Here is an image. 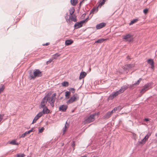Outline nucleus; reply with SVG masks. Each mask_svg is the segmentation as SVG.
<instances>
[{"mask_svg": "<svg viewBox=\"0 0 157 157\" xmlns=\"http://www.w3.org/2000/svg\"><path fill=\"white\" fill-rule=\"evenodd\" d=\"M33 75H30L31 79H34L36 77H40L42 76V74L41 71L39 69H35L33 71Z\"/></svg>", "mask_w": 157, "mask_h": 157, "instance_id": "obj_1", "label": "nucleus"}, {"mask_svg": "<svg viewBox=\"0 0 157 157\" xmlns=\"http://www.w3.org/2000/svg\"><path fill=\"white\" fill-rule=\"evenodd\" d=\"M99 113H94L90 115L85 120V123H89L94 121L95 120L94 117L96 115H98Z\"/></svg>", "mask_w": 157, "mask_h": 157, "instance_id": "obj_2", "label": "nucleus"}, {"mask_svg": "<svg viewBox=\"0 0 157 157\" xmlns=\"http://www.w3.org/2000/svg\"><path fill=\"white\" fill-rule=\"evenodd\" d=\"M79 99V97L77 94H75L72 97H71L70 99L67 102L68 104H71L75 101L78 100Z\"/></svg>", "mask_w": 157, "mask_h": 157, "instance_id": "obj_3", "label": "nucleus"}, {"mask_svg": "<svg viewBox=\"0 0 157 157\" xmlns=\"http://www.w3.org/2000/svg\"><path fill=\"white\" fill-rule=\"evenodd\" d=\"M121 93H122L120 90L116 91L114 92L111 95H110L109 97V98L110 99L112 100L115 97H116Z\"/></svg>", "mask_w": 157, "mask_h": 157, "instance_id": "obj_4", "label": "nucleus"}, {"mask_svg": "<svg viewBox=\"0 0 157 157\" xmlns=\"http://www.w3.org/2000/svg\"><path fill=\"white\" fill-rule=\"evenodd\" d=\"M132 35L129 34H127L123 36V39L125 40L126 41L130 42L132 40V39L131 38V37H132Z\"/></svg>", "mask_w": 157, "mask_h": 157, "instance_id": "obj_5", "label": "nucleus"}, {"mask_svg": "<svg viewBox=\"0 0 157 157\" xmlns=\"http://www.w3.org/2000/svg\"><path fill=\"white\" fill-rule=\"evenodd\" d=\"M142 80V79L141 78H140L139 80L136 81L134 83L132 84V85H131L129 86V87L131 89H133L136 86H138L140 84L141 80Z\"/></svg>", "mask_w": 157, "mask_h": 157, "instance_id": "obj_6", "label": "nucleus"}, {"mask_svg": "<svg viewBox=\"0 0 157 157\" xmlns=\"http://www.w3.org/2000/svg\"><path fill=\"white\" fill-rule=\"evenodd\" d=\"M83 22H84V21H81L80 22L76 23L74 26L75 29H77L82 27L84 24Z\"/></svg>", "mask_w": 157, "mask_h": 157, "instance_id": "obj_7", "label": "nucleus"}, {"mask_svg": "<svg viewBox=\"0 0 157 157\" xmlns=\"http://www.w3.org/2000/svg\"><path fill=\"white\" fill-rule=\"evenodd\" d=\"M67 108V106L66 105H61L59 108V110L62 112H65Z\"/></svg>", "mask_w": 157, "mask_h": 157, "instance_id": "obj_8", "label": "nucleus"}, {"mask_svg": "<svg viewBox=\"0 0 157 157\" xmlns=\"http://www.w3.org/2000/svg\"><path fill=\"white\" fill-rule=\"evenodd\" d=\"M46 97H44L42 100V101L41 102V108H43L44 107L46 106L45 105L47 102V101L46 100Z\"/></svg>", "mask_w": 157, "mask_h": 157, "instance_id": "obj_9", "label": "nucleus"}, {"mask_svg": "<svg viewBox=\"0 0 157 157\" xmlns=\"http://www.w3.org/2000/svg\"><path fill=\"white\" fill-rule=\"evenodd\" d=\"M106 25V24L104 22H102L97 25L96 26V29H100L104 27Z\"/></svg>", "mask_w": 157, "mask_h": 157, "instance_id": "obj_10", "label": "nucleus"}, {"mask_svg": "<svg viewBox=\"0 0 157 157\" xmlns=\"http://www.w3.org/2000/svg\"><path fill=\"white\" fill-rule=\"evenodd\" d=\"M128 85H125L121 86L120 90L122 93L124 92L126 90L128 89Z\"/></svg>", "mask_w": 157, "mask_h": 157, "instance_id": "obj_11", "label": "nucleus"}, {"mask_svg": "<svg viewBox=\"0 0 157 157\" xmlns=\"http://www.w3.org/2000/svg\"><path fill=\"white\" fill-rule=\"evenodd\" d=\"M71 18V17L70 16L69 18H68V13H66L65 18L67 22L69 24H71V21L70 20V18Z\"/></svg>", "mask_w": 157, "mask_h": 157, "instance_id": "obj_12", "label": "nucleus"}, {"mask_svg": "<svg viewBox=\"0 0 157 157\" xmlns=\"http://www.w3.org/2000/svg\"><path fill=\"white\" fill-rule=\"evenodd\" d=\"M148 63L151 65V68L153 69L154 67V63L152 59H149L147 60Z\"/></svg>", "mask_w": 157, "mask_h": 157, "instance_id": "obj_13", "label": "nucleus"}, {"mask_svg": "<svg viewBox=\"0 0 157 157\" xmlns=\"http://www.w3.org/2000/svg\"><path fill=\"white\" fill-rule=\"evenodd\" d=\"M111 116L109 113L107 112L102 117L101 119L104 120H106L109 119Z\"/></svg>", "mask_w": 157, "mask_h": 157, "instance_id": "obj_14", "label": "nucleus"}, {"mask_svg": "<svg viewBox=\"0 0 157 157\" xmlns=\"http://www.w3.org/2000/svg\"><path fill=\"white\" fill-rule=\"evenodd\" d=\"M86 73L85 72H81L80 74L79 78L80 79L84 78L86 75Z\"/></svg>", "mask_w": 157, "mask_h": 157, "instance_id": "obj_15", "label": "nucleus"}, {"mask_svg": "<svg viewBox=\"0 0 157 157\" xmlns=\"http://www.w3.org/2000/svg\"><path fill=\"white\" fill-rule=\"evenodd\" d=\"M43 108L42 113L44 114H48L49 112V110L47 108V107L45 106Z\"/></svg>", "mask_w": 157, "mask_h": 157, "instance_id": "obj_16", "label": "nucleus"}, {"mask_svg": "<svg viewBox=\"0 0 157 157\" xmlns=\"http://www.w3.org/2000/svg\"><path fill=\"white\" fill-rule=\"evenodd\" d=\"M98 7H94L90 11V14H94V12L96 11L97 12L98 11Z\"/></svg>", "mask_w": 157, "mask_h": 157, "instance_id": "obj_17", "label": "nucleus"}, {"mask_svg": "<svg viewBox=\"0 0 157 157\" xmlns=\"http://www.w3.org/2000/svg\"><path fill=\"white\" fill-rule=\"evenodd\" d=\"M73 41L70 39L66 40L65 41V44L67 45H69L73 43Z\"/></svg>", "mask_w": 157, "mask_h": 157, "instance_id": "obj_18", "label": "nucleus"}, {"mask_svg": "<svg viewBox=\"0 0 157 157\" xmlns=\"http://www.w3.org/2000/svg\"><path fill=\"white\" fill-rule=\"evenodd\" d=\"M71 17V18H70V20L71 21H73L74 22H76L77 21V19H76V17L75 16L74 14L72 16H70Z\"/></svg>", "mask_w": 157, "mask_h": 157, "instance_id": "obj_19", "label": "nucleus"}, {"mask_svg": "<svg viewBox=\"0 0 157 157\" xmlns=\"http://www.w3.org/2000/svg\"><path fill=\"white\" fill-rule=\"evenodd\" d=\"M75 11V10L74 7H72L70 8L69 10V13L70 15V16L73 15V14L74 13Z\"/></svg>", "mask_w": 157, "mask_h": 157, "instance_id": "obj_20", "label": "nucleus"}, {"mask_svg": "<svg viewBox=\"0 0 157 157\" xmlns=\"http://www.w3.org/2000/svg\"><path fill=\"white\" fill-rule=\"evenodd\" d=\"M151 85V84L150 83H147L145 85L144 87L147 90L150 88Z\"/></svg>", "mask_w": 157, "mask_h": 157, "instance_id": "obj_21", "label": "nucleus"}, {"mask_svg": "<svg viewBox=\"0 0 157 157\" xmlns=\"http://www.w3.org/2000/svg\"><path fill=\"white\" fill-rule=\"evenodd\" d=\"M106 40V39H100L96 41L95 43H101Z\"/></svg>", "mask_w": 157, "mask_h": 157, "instance_id": "obj_22", "label": "nucleus"}, {"mask_svg": "<svg viewBox=\"0 0 157 157\" xmlns=\"http://www.w3.org/2000/svg\"><path fill=\"white\" fill-rule=\"evenodd\" d=\"M61 84L63 86L67 87L68 86L69 83L66 81H64L61 83Z\"/></svg>", "mask_w": 157, "mask_h": 157, "instance_id": "obj_23", "label": "nucleus"}, {"mask_svg": "<svg viewBox=\"0 0 157 157\" xmlns=\"http://www.w3.org/2000/svg\"><path fill=\"white\" fill-rule=\"evenodd\" d=\"M78 0H71V4L73 6H75Z\"/></svg>", "mask_w": 157, "mask_h": 157, "instance_id": "obj_24", "label": "nucleus"}, {"mask_svg": "<svg viewBox=\"0 0 157 157\" xmlns=\"http://www.w3.org/2000/svg\"><path fill=\"white\" fill-rule=\"evenodd\" d=\"M56 93H54L51 96V98L52 99H51V101H55L56 99Z\"/></svg>", "mask_w": 157, "mask_h": 157, "instance_id": "obj_25", "label": "nucleus"}, {"mask_svg": "<svg viewBox=\"0 0 157 157\" xmlns=\"http://www.w3.org/2000/svg\"><path fill=\"white\" fill-rule=\"evenodd\" d=\"M145 141L143 139L140 141H138L137 143V144L138 145H140L141 144H144L145 143Z\"/></svg>", "mask_w": 157, "mask_h": 157, "instance_id": "obj_26", "label": "nucleus"}, {"mask_svg": "<svg viewBox=\"0 0 157 157\" xmlns=\"http://www.w3.org/2000/svg\"><path fill=\"white\" fill-rule=\"evenodd\" d=\"M138 21V19H134L131 22L129 23V25H131L135 23L136 22Z\"/></svg>", "mask_w": 157, "mask_h": 157, "instance_id": "obj_27", "label": "nucleus"}, {"mask_svg": "<svg viewBox=\"0 0 157 157\" xmlns=\"http://www.w3.org/2000/svg\"><path fill=\"white\" fill-rule=\"evenodd\" d=\"M10 143L14 145H18V143H17L15 140H12L10 142Z\"/></svg>", "mask_w": 157, "mask_h": 157, "instance_id": "obj_28", "label": "nucleus"}, {"mask_svg": "<svg viewBox=\"0 0 157 157\" xmlns=\"http://www.w3.org/2000/svg\"><path fill=\"white\" fill-rule=\"evenodd\" d=\"M65 95L66 97V98H69V96L70 94V92L69 91H67L65 93Z\"/></svg>", "mask_w": 157, "mask_h": 157, "instance_id": "obj_29", "label": "nucleus"}, {"mask_svg": "<svg viewBox=\"0 0 157 157\" xmlns=\"http://www.w3.org/2000/svg\"><path fill=\"white\" fill-rule=\"evenodd\" d=\"M46 100L47 101H48L49 103H50L51 102V99L52 98L50 97H49L48 96H46Z\"/></svg>", "mask_w": 157, "mask_h": 157, "instance_id": "obj_30", "label": "nucleus"}, {"mask_svg": "<svg viewBox=\"0 0 157 157\" xmlns=\"http://www.w3.org/2000/svg\"><path fill=\"white\" fill-rule=\"evenodd\" d=\"M38 117H37V116H36L33 119V122L32 124H33L35 122H36V121L39 119Z\"/></svg>", "mask_w": 157, "mask_h": 157, "instance_id": "obj_31", "label": "nucleus"}, {"mask_svg": "<svg viewBox=\"0 0 157 157\" xmlns=\"http://www.w3.org/2000/svg\"><path fill=\"white\" fill-rule=\"evenodd\" d=\"M25 155L24 154H18L17 155V157H24Z\"/></svg>", "mask_w": 157, "mask_h": 157, "instance_id": "obj_32", "label": "nucleus"}, {"mask_svg": "<svg viewBox=\"0 0 157 157\" xmlns=\"http://www.w3.org/2000/svg\"><path fill=\"white\" fill-rule=\"evenodd\" d=\"M60 55L59 53H56L53 55V58L56 59Z\"/></svg>", "mask_w": 157, "mask_h": 157, "instance_id": "obj_33", "label": "nucleus"}, {"mask_svg": "<svg viewBox=\"0 0 157 157\" xmlns=\"http://www.w3.org/2000/svg\"><path fill=\"white\" fill-rule=\"evenodd\" d=\"M44 114L42 112H40L36 116L39 118L42 116Z\"/></svg>", "mask_w": 157, "mask_h": 157, "instance_id": "obj_34", "label": "nucleus"}, {"mask_svg": "<svg viewBox=\"0 0 157 157\" xmlns=\"http://www.w3.org/2000/svg\"><path fill=\"white\" fill-rule=\"evenodd\" d=\"M29 134V132H28V131H26V132H25L24 133H23L22 134V135H21V136L20 137V138L21 137H24L26 135H27Z\"/></svg>", "mask_w": 157, "mask_h": 157, "instance_id": "obj_35", "label": "nucleus"}, {"mask_svg": "<svg viewBox=\"0 0 157 157\" xmlns=\"http://www.w3.org/2000/svg\"><path fill=\"white\" fill-rule=\"evenodd\" d=\"M146 91H147V90H146V89H145L144 87L140 91V93L141 94H144V92H145Z\"/></svg>", "mask_w": 157, "mask_h": 157, "instance_id": "obj_36", "label": "nucleus"}, {"mask_svg": "<svg viewBox=\"0 0 157 157\" xmlns=\"http://www.w3.org/2000/svg\"><path fill=\"white\" fill-rule=\"evenodd\" d=\"M67 122L66 121V124L65 125L64 128L63 129V134L65 132L66 130V129L67 128Z\"/></svg>", "mask_w": 157, "mask_h": 157, "instance_id": "obj_37", "label": "nucleus"}, {"mask_svg": "<svg viewBox=\"0 0 157 157\" xmlns=\"http://www.w3.org/2000/svg\"><path fill=\"white\" fill-rule=\"evenodd\" d=\"M127 66L129 68H131L134 66V65L133 64H128L127 65Z\"/></svg>", "mask_w": 157, "mask_h": 157, "instance_id": "obj_38", "label": "nucleus"}, {"mask_svg": "<svg viewBox=\"0 0 157 157\" xmlns=\"http://www.w3.org/2000/svg\"><path fill=\"white\" fill-rule=\"evenodd\" d=\"M4 89V87L3 85L1 87H0V93L2 92Z\"/></svg>", "mask_w": 157, "mask_h": 157, "instance_id": "obj_39", "label": "nucleus"}, {"mask_svg": "<svg viewBox=\"0 0 157 157\" xmlns=\"http://www.w3.org/2000/svg\"><path fill=\"white\" fill-rule=\"evenodd\" d=\"M35 130H34V127L33 128L31 129L28 131V132H29V134L31 132H34Z\"/></svg>", "mask_w": 157, "mask_h": 157, "instance_id": "obj_40", "label": "nucleus"}, {"mask_svg": "<svg viewBox=\"0 0 157 157\" xmlns=\"http://www.w3.org/2000/svg\"><path fill=\"white\" fill-rule=\"evenodd\" d=\"M51 101V102H50V103H49L50 104L51 106L52 107H53L54 106V103L55 101Z\"/></svg>", "mask_w": 157, "mask_h": 157, "instance_id": "obj_41", "label": "nucleus"}, {"mask_svg": "<svg viewBox=\"0 0 157 157\" xmlns=\"http://www.w3.org/2000/svg\"><path fill=\"white\" fill-rule=\"evenodd\" d=\"M44 129V128L43 127H42L40 129H39V133H41L43 131Z\"/></svg>", "mask_w": 157, "mask_h": 157, "instance_id": "obj_42", "label": "nucleus"}, {"mask_svg": "<svg viewBox=\"0 0 157 157\" xmlns=\"http://www.w3.org/2000/svg\"><path fill=\"white\" fill-rule=\"evenodd\" d=\"M117 110L118 111H120L122 109V108L121 106H119L117 107Z\"/></svg>", "mask_w": 157, "mask_h": 157, "instance_id": "obj_43", "label": "nucleus"}, {"mask_svg": "<svg viewBox=\"0 0 157 157\" xmlns=\"http://www.w3.org/2000/svg\"><path fill=\"white\" fill-rule=\"evenodd\" d=\"M148 9H145L143 10V12L145 14H146L148 12Z\"/></svg>", "mask_w": 157, "mask_h": 157, "instance_id": "obj_44", "label": "nucleus"}, {"mask_svg": "<svg viewBox=\"0 0 157 157\" xmlns=\"http://www.w3.org/2000/svg\"><path fill=\"white\" fill-rule=\"evenodd\" d=\"M69 90H71L72 93H75V89L74 88H71L70 89H69Z\"/></svg>", "mask_w": 157, "mask_h": 157, "instance_id": "obj_45", "label": "nucleus"}, {"mask_svg": "<svg viewBox=\"0 0 157 157\" xmlns=\"http://www.w3.org/2000/svg\"><path fill=\"white\" fill-rule=\"evenodd\" d=\"M105 1L102 0V1L100 3V5L101 6H102L103 5L105 2Z\"/></svg>", "mask_w": 157, "mask_h": 157, "instance_id": "obj_46", "label": "nucleus"}, {"mask_svg": "<svg viewBox=\"0 0 157 157\" xmlns=\"http://www.w3.org/2000/svg\"><path fill=\"white\" fill-rule=\"evenodd\" d=\"M108 112L109 113V114L111 116V115H112V114L113 113H114V112L113 111V110H112L111 111H109Z\"/></svg>", "mask_w": 157, "mask_h": 157, "instance_id": "obj_47", "label": "nucleus"}, {"mask_svg": "<svg viewBox=\"0 0 157 157\" xmlns=\"http://www.w3.org/2000/svg\"><path fill=\"white\" fill-rule=\"evenodd\" d=\"M148 138L146 136L145 137H144V138H143V139L146 142V141L148 140Z\"/></svg>", "mask_w": 157, "mask_h": 157, "instance_id": "obj_48", "label": "nucleus"}, {"mask_svg": "<svg viewBox=\"0 0 157 157\" xmlns=\"http://www.w3.org/2000/svg\"><path fill=\"white\" fill-rule=\"evenodd\" d=\"M151 133L149 132L147 133L146 136L148 138L149 137L151 136Z\"/></svg>", "mask_w": 157, "mask_h": 157, "instance_id": "obj_49", "label": "nucleus"}, {"mask_svg": "<svg viewBox=\"0 0 157 157\" xmlns=\"http://www.w3.org/2000/svg\"><path fill=\"white\" fill-rule=\"evenodd\" d=\"M89 18V17H88L87 18H86V19L84 20H82V21H83L84 22H83V23H84L86 21H87L88 19Z\"/></svg>", "mask_w": 157, "mask_h": 157, "instance_id": "obj_50", "label": "nucleus"}, {"mask_svg": "<svg viewBox=\"0 0 157 157\" xmlns=\"http://www.w3.org/2000/svg\"><path fill=\"white\" fill-rule=\"evenodd\" d=\"M52 60L51 59H50L48 61L46 62V63H51L52 61Z\"/></svg>", "mask_w": 157, "mask_h": 157, "instance_id": "obj_51", "label": "nucleus"}, {"mask_svg": "<svg viewBox=\"0 0 157 157\" xmlns=\"http://www.w3.org/2000/svg\"><path fill=\"white\" fill-rule=\"evenodd\" d=\"M49 44V43L48 42L46 43L45 44H43V46H47Z\"/></svg>", "mask_w": 157, "mask_h": 157, "instance_id": "obj_52", "label": "nucleus"}, {"mask_svg": "<svg viewBox=\"0 0 157 157\" xmlns=\"http://www.w3.org/2000/svg\"><path fill=\"white\" fill-rule=\"evenodd\" d=\"M117 107H115L113 109V111H114V112H115V111H117Z\"/></svg>", "mask_w": 157, "mask_h": 157, "instance_id": "obj_53", "label": "nucleus"}, {"mask_svg": "<svg viewBox=\"0 0 157 157\" xmlns=\"http://www.w3.org/2000/svg\"><path fill=\"white\" fill-rule=\"evenodd\" d=\"M75 142H74V141H73V142H72L71 146H72V147H74L75 146Z\"/></svg>", "mask_w": 157, "mask_h": 157, "instance_id": "obj_54", "label": "nucleus"}, {"mask_svg": "<svg viewBox=\"0 0 157 157\" xmlns=\"http://www.w3.org/2000/svg\"><path fill=\"white\" fill-rule=\"evenodd\" d=\"M84 0H82V1H81L79 3V7H80L81 5V4L82 3V2H83V1H84Z\"/></svg>", "mask_w": 157, "mask_h": 157, "instance_id": "obj_55", "label": "nucleus"}, {"mask_svg": "<svg viewBox=\"0 0 157 157\" xmlns=\"http://www.w3.org/2000/svg\"><path fill=\"white\" fill-rule=\"evenodd\" d=\"M144 120L146 121H149V119L148 118H145L144 119Z\"/></svg>", "mask_w": 157, "mask_h": 157, "instance_id": "obj_56", "label": "nucleus"}, {"mask_svg": "<svg viewBox=\"0 0 157 157\" xmlns=\"http://www.w3.org/2000/svg\"><path fill=\"white\" fill-rule=\"evenodd\" d=\"M81 157H87L85 155H84L83 156H82Z\"/></svg>", "mask_w": 157, "mask_h": 157, "instance_id": "obj_57", "label": "nucleus"}, {"mask_svg": "<svg viewBox=\"0 0 157 157\" xmlns=\"http://www.w3.org/2000/svg\"><path fill=\"white\" fill-rule=\"evenodd\" d=\"M155 136H156V137H157V133H156L155 135Z\"/></svg>", "mask_w": 157, "mask_h": 157, "instance_id": "obj_58", "label": "nucleus"}, {"mask_svg": "<svg viewBox=\"0 0 157 157\" xmlns=\"http://www.w3.org/2000/svg\"><path fill=\"white\" fill-rule=\"evenodd\" d=\"M128 56H127V58H128Z\"/></svg>", "mask_w": 157, "mask_h": 157, "instance_id": "obj_59", "label": "nucleus"}, {"mask_svg": "<svg viewBox=\"0 0 157 157\" xmlns=\"http://www.w3.org/2000/svg\"><path fill=\"white\" fill-rule=\"evenodd\" d=\"M93 157H95V156H94Z\"/></svg>", "mask_w": 157, "mask_h": 157, "instance_id": "obj_60", "label": "nucleus"}]
</instances>
